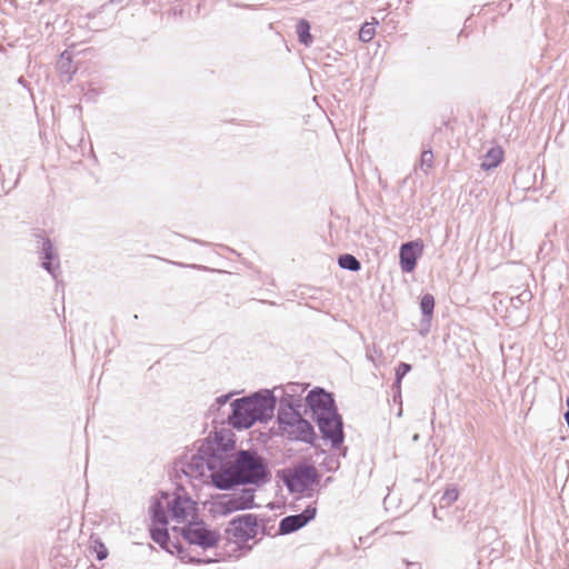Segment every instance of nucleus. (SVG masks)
I'll return each mask as SVG.
<instances>
[{"instance_id": "1", "label": "nucleus", "mask_w": 569, "mask_h": 569, "mask_svg": "<svg viewBox=\"0 0 569 569\" xmlns=\"http://www.w3.org/2000/svg\"><path fill=\"white\" fill-rule=\"evenodd\" d=\"M209 467L212 470V483L219 489H229L240 483H254L266 473L261 458L249 451L239 452L233 461H223L219 469H216L214 461H211Z\"/></svg>"}, {"instance_id": "2", "label": "nucleus", "mask_w": 569, "mask_h": 569, "mask_svg": "<svg viewBox=\"0 0 569 569\" xmlns=\"http://www.w3.org/2000/svg\"><path fill=\"white\" fill-rule=\"evenodd\" d=\"M276 401L270 396L254 395L233 402L230 421L236 428H249L256 421H264L273 416Z\"/></svg>"}, {"instance_id": "3", "label": "nucleus", "mask_w": 569, "mask_h": 569, "mask_svg": "<svg viewBox=\"0 0 569 569\" xmlns=\"http://www.w3.org/2000/svg\"><path fill=\"white\" fill-rule=\"evenodd\" d=\"M184 540L191 546H200L202 548L213 547L219 539L217 532L208 530L203 523H190L187 528L182 529Z\"/></svg>"}, {"instance_id": "4", "label": "nucleus", "mask_w": 569, "mask_h": 569, "mask_svg": "<svg viewBox=\"0 0 569 569\" xmlns=\"http://www.w3.org/2000/svg\"><path fill=\"white\" fill-rule=\"evenodd\" d=\"M254 495L251 490H243L240 493L232 496H224L217 502V508L222 513H231L238 510L252 508Z\"/></svg>"}, {"instance_id": "5", "label": "nucleus", "mask_w": 569, "mask_h": 569, "mask_svg": "<svg viewBox=\"0 0 569 569\" xmlns=\"http://www.w3.org/2000/svg\"><path fill=\"white\" fill-rule=\"evenodd\" d=\"M307 405L311 409L315 419L335 411L333 399L323 390L311 391L307 397Z\"/></svg>"}, {"instance_id": "6", "label": "nucleus", "mask_w": 569, "mask_h": 569, "mask_svg": "<svg viewBox=\"0 0 569 569\" xmlns=\"http://www.w3.org/2000/svg\"><path fill=\"white\" fill-rule=\"evenodd\" d=\"M316 420L325 438L330 439L333 443H340L342 441V422L336 411H332L330 415L322 416Z\"/></svg>"}, {"instance_id": "7", "label": "nucleus", "mask_w": 569, "mask_h": 569, "mask_svg": "<svg viewBox=\"0 0 569 569\" xmlns=\"http://www.w3.org/2000/svg\"><path fill=\"white\" fill-rule=\"evenodd\" d=\"M170 511L177 522H191L197 517V505L190 498L177 497L170 503Z\"/></svg>"}, {"instance_id": "8", "label": "nucleus", "mask_w": 569, "mask_h": 569, "mask_svg": "<svg viewBox=\"0 0 569 569\" xmlns=\"http://www.w3.org/2000/svg\"><path fill=\"white\" fill-rule=\"evenodd\" d=\"M230 531L239 540L247 541L257 533V519L252 515H243L232 520Z\"/></svg>"}, {"instance_id": "9", "label": "nucleus", "mask_w": 569, "mask_h": 569, "mask_svg": "<svg viewBox=\"0 0 569 569\" xmlns=\"http://www.w3.org/2000/svg\"><path fill=\"white\" fill-rule=\"evenodd\" d=\"M423 244L419 241H412L402 244L400 249V264L406 272H411L417 264L418 257L422 253Z\"/></svg>"}, {"instance_id": "10", "label": "nucleus", "mask_w": 569, "mask_h": 569, "mask_svg": "<svg viewBox=\"0 0 569 569\" xmlns=\"http://www.w3.org/2000/svg\"><path fill=\"white\" fill-rule=\"evenodd\" d=\"M316 516V508H307L299 515L288 516L280 522V532L290 533L307 525Z\"/></svg>"}, {"instance_id": "11", "label": "nucleus", "mask_w": 569, "mask_h": 569, "mask_svg": "<svg viewBox=\"0 0 569 569\" xmlns=\"http://www.w3.org/2000/svg\"><path fill=\"white\" fill-rule=\"evenodd\" d=\"M505 158V151L501 147H493L487 151L481 163L483 170H491L498 167Z\"/></svg>"}, {"instance_id": "12", "label": "nucleus", "mask_w": 569, "mask_h": 569, "mask_svg": "<svg viewBox=\"0 0 569 569\" xmlns=\"http://www.w3.org/2000/svg\"><path fill=\"white\" fill-rule=\"evenodd\" d=\"M151 538L154 542L159 543L162 548L167 549L169 552L173 553L174 551L170 548V540L167 530V526H151L150 528Z\"/></svg>"}, {"instance_id": "13", "label": "nucleus", "mask_w": 569, "mask_h": 569, "mask_svg": "<svg viewBox=\"0 0 569 569\" xmlns=\"http://www.w3.org/2000/svg\"><path fill=\"white\" fill-rule=\"evenodd\" d=\"M297 33L300 42L308 46L312 41V36L310 33V24L306 20H300L297 24Z\"/></svg>"}, {"instance_id": "14", "label": "nucleus", "mask_w": 569, "mask_h": 569, "mask_svg": "<svg viewBox=\"0 0 569 569\" xmlns=\"http://www.w3.org/2000/svg\"><path fill=\"white\" fill-rule=\"evenodd\" d=\"M377 23H378L377 21L363 23L359 31V39L363 42L371 41L376 34V24Z\"/></svg>"}, {"instance_id": "15", "label": "nucleus", "mask_w": 569, "mask_h": 569, "mask_svg": "<svg viewBox=\"0 0 569 569\" xmlns=\"http://www.w3.org/2000/svg\"><path fill=\"white\" fill-rule=\"evenodd\" d=\"M420 308H421L422 313L428 319H430L432 317L433 308H435L433 296L430 293H426L425 296H422L421 301H420Z\"/></svg>"}, {"instance_id": "16", "label": "nucleus", "mask_w": 569, "mask_h": 569, "mask_svg": "<svg viewBox=\"0 0 569 569\" xmlns=\"http://www.w3.org/2000/svg\"><path fill=\"white\" fill-rule=\"evenodd\" d=\"M339 266L351 271H358L360 269V262L351 254L341 256L339 258Z\"/></svg>"}, {"instance_id": "17", "label": "nucleus", "mask_w": 569, "mask_h": 569, "mask_svg": "<svg viewBox=\"0 0 569 569\" xmlns=\"http://www.w3.org/2000/svg\"><path fill=\"white\" fill-rule=\"evenodd\" d=\"M167 517L163 510H161L160 506L157 505L153 508V517H152V525L151 526H167Z\"/></svg>"}, {"instance_id": "18", "label": "nucleus", "mask_w": 569, "mask_h": 569, "mask_svg": "<svg viewBox=\"0 0 569 569\" xmlns=\"http://www.w3.org/2000/svg\"><path fill=\"white\" fill-rule=\"evenodd\" d=\"M411 370V366L405 362L398 365L396 369V382L400 386L402 378Z\"/></svg>"}, {"instance_id": "19", "label": "nucleus", "mask_w": 569, "mask_h": 569, "mask_svg": "<svg viewBox=\"0 0 569 569\" xmlns=\"http://www.w3.org/2000/svg\"><path fill=\"white\" fill-rule=\"evenodd\" d=\"M93 550L97 553V558L99 560H103L108 557V549L101 541H96L93 545Z\"/></svg>"}, {"instance_id": "20", "label": "nucleus", "mask_w": 569, "mask_h": 569, "mask_svg": "<svg viewBox=\"0 0 569 569\" xmlns=\"http://www.w3.org/2000/svg\"><path fill=\"white\" fill-rule=\"evenodd\" d=\"M296 420H297V423H298V429L305 433L306 436H311L312 435V427L311 425L301 419L299 416L296 417Z\"/></svg>"}, {"instance_id": "21", "label": "nucleus", "mask_w": 569, "mask_h": 569, "mask_svg": "<svg viewBox=\"0 0 569 569\" xmlns=\"http://www.w3.org/2000/svg\"><path fill=\"white\" fill-rule=\"evenodd\" d=\"M433 153L430 150H426L421 153V166H426L427 169L432 167Z\"/></svg>"}, {"instance_id": "22", "label": "nucleus", "mask_w": 569, "mask_h": 569, "mask_svg": "<svg viewBox=\"0 0 569 569\" xmlns=\"http://www.w3.org/2000/svg\"><path fill=\"white\" fill-rule=\"evenodd\" d=\"M173 548L177 549V555L180 557L181 560L183 561H196L197 559L192 556H189L188 553L184 552L183 548L182 547H179V546H173Z\"/></svg>"}, {"instance_id": "23", "label": "nucleus", "mask_w": 569, "mask_h": 569, "mask_svg": "<svg viewBox=\"0 0 569 569\" xmlns=\"http://www.w3.org/2000/svg\"><path fill=\"white\" fill-rule=\"evenodd\" d=\"M445 498H448L449 501H455L458 498V491L456 489L449 490L446 492Z\"/></svg>"}, {"instance_id": "24", "label": "nucleus", "mask_w": 569, "mask_h": 569, "mask_svg": "<svg viewBox=\"0 0 569 569\" xmlns=\"http://www.w3.org/2000/svg\"><path fill=\"white\" fill-rule=\"evenodd\" d=\"M565 419L568 423V427H569V410H567V412L565 413Z\"/></svg>"}, {"instance_id": "25", "label": "nucleus", "mask_w": 569, "mask_h": 569, "mask_svg": "<svg viewBox=\"0 0 569 569\" xmlns=\"http://www.w3.org/2000/svg\"><path fill=\"white\" fill-rule=\"evenodd\" d=\"M306 472H307V473H312V475H315V469H312V468H307V469H306Z\"/></svg>"}, {"instance_id": "26", "label": "nucleus", "mask_w": 569, "mask_h": 569, "mask_svg": "<svg viewBox=\"0 0 569 569\" xmlns=\"http://www.w3.org/2000/svg\"><path fill=\"white\" fill-rule=\"evenodd\" d=\"M566 405H567V408H568V410H569V397H568V398H567V400H566Z\"/></svg>"}]
</instances>
